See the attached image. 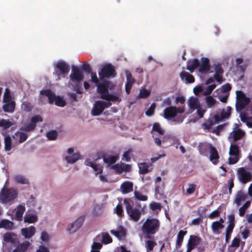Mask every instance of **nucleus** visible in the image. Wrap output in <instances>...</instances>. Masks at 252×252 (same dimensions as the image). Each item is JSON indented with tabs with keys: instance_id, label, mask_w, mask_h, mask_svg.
<instances>
[{
	"instance_id": "f257e3e1",
	"label": "nucleus",
	"mask_w": 252,
	"mask_h": 252,
	"mask_svg": "<svg viewBox=\"0 0 252 252\" xmlns=\"http://www.w3.org/2000/svg\"><path fill=\"white\" fill-rule=\"evenodd\" d=\"M115 85L111 81H104L99 84L97 88V92L100 95V98L107 101L120 102L121 99L119 96L109 93V91L114 90Z\"/></svg>"
},
{
	"instance_id": "f03ea898",
	"label": "nucleus",
	"mask_w": 252,
	"mask_h": 252,
	"mask_svg": "<svg viewBox=\"0 0 252 252\" xmlns=\"http://www.w3.org/2000/svg\"><path fill=\"white\" fill-rule=\"evenodd\" d=\"M160 222L156 218H148L143 223L141 230L144 238L147 239H153L155 235L159 228Z\"/></svg>"
},
{
	"instance_id": "7ed1b4c3",
	"label": "nucleus",
	"mask_w": 252,
	"mask_h": 252,
	"mask_svg": "<svg viewBox=\"0 0 252 252\" xmlns=\"http://www.w3.org/2000/svg\"><path fill=\"white\" fill-rule=\"evenodd\" d=\"M184 112L185 108L184 106L177 108L175 106H170L164 110L163 116L166 120L174 118L172 121L174 124H181L183 122L185 117L182 115L177 116V114H182Z\"/></svg>"
},
{
	"instance_id": "20e7f679",
	"label": "nucleus",
	"mask_w": 252,
	"mask_h": 252,
	"mask_svg": "<svg viewBox=\"0 0 252 252\" xmlns=\"http://www.w3.org/2000/svg\"><path fill=\"white\" fill-rule=\"evenodd\" d=\"M17 196L16 189L3 187L0 191V202L10 205L14 203Z\"/></svg>"
},
{
	"instance_id": "39448f33",
	"label": "nucleus",
	"mask_w": 252,
	"mask_h": 252,
	"mask_svg": "<svg viewBox=\"0 0 252 252\" xmlns=\"http://www.w3.org/2000/svg\"><path fill=\"white\" fill-rule=\"evenodd\" d=\"M244 145V142L239 141L238 144L231 143L229 154L230 157L228 158L229 163L234 164L236 163L240 158L241 150L240 148Z\"/></svg>"
},
{
	"instance_id": "423d86ee",
	"label": "nucleus",
	"mask_w": 252,
	"mask_h": 252,
	"mask_svg": "<svg viewBox=\"0 0 252 252\" xmlns=\"http://www.w3.org/2000/svg\"><path fill=\"white\" fill-rule=\"evenodd\" d=\"M130 199L125 198L124 200V204L125 205L126 210L128 215L130 219L134 222L138 221L141 216V209L137 208H133L130 204Z\"/></svg>"
},
{
	"instance_id": "0eeeda50",
	"label": "nucleus",
	"mask_w": 252,
	"mask_h": 252,
	"mask_svg": "<svg viewBox=\"0 0 252 252\" xmlns=\"http://www.w3.org/2000/svg\"><path fill=\"white\" fill-rule=\"evenodd\" d=\"M70 67L69 65L64 61H60L54 65V72L53 75L56 78V80L61 79V75L65 77V75L69 72Z\"/></svg>"
},
{
	"instance_id": "6e6552de",
	"label": "nucleus",
	"mask_w": 252,
	"mask_h": 252,
	"mask_svg": "<svg viewBox=\"0 0 252 252\" xmlns=\"http://www.w3.org/2000/svg\"><path fill=\"white\" fill-rule=\"evenodd\" d=\"M237 176L238 180L243 184L252 181V173L244 167L237 169Z\"/></svg>"
},
{
	"instance_id": "1a4fd4ad",
	"label": "nucleus",
	"mask_w": 252,
	"mask_h": 252,
	"mask_svg": "<svg viewBox=\"0 0 252 252\" xmlns=\"http://www.w3.org/2000/svg\"><path fill=\"white\" fill-rule=\"evenodd\" d=\"M116 74L114 67L110 63L104 65L98 72L99 78L101 80L105 78L115 77Z\"/></svg>"
},
{
	"instance_id": "9d476101",
	"label": "nucleus",
	"mask_w": 252,
	"mask_h": 252,
	"mask_svg": "<svg viewBox=\"0 0 252 252\" xmlns=\"http://www.w3.org/2000/svg\"><path fill=\"white\" fill-rule=\"evenodd\" d=\"M250 99L246 97L245 94L242 92L239 94H237V100L236 102V110L238 112H241L246 106L250 102Z\"/></svg>"
},
{
	"instance_id": "9b49d317",
	"label": "nucleus",
	"mask_w": 252,
	"mask_h": 252,
	"mask_svg": "<svg viewBox=\"0 0 252 252\" xmlns=\"http://www.w3.org/2000/svg\"><path fill=\"white\" fill-rule=\"evenodd\" d=\"M69 77L72 82L77 84L83 80L84 76L82 72L77 67L73 66L72 67V72Z\"/></svg>"
},
{
	"instance_id": "f8f14e48",
	"label": "nucleus",
	"mask_w": 252,
	"mask_h": 252,
	"mask_svg": "<svg viewBox=\"0 0 252 252\" xmlns=\"http://www.w3.org/2000/svg\"><path fill=\"white\" fill-rule=\"evenodd\" d=\"M245 132L242 129L238 128L234 130L229 133V138L232 139L231 143H236L238 144L239 141H243L245 142L244 137L245 136Z\"/></svg>"
},
{
	"instance_id": "ddd939ff",
	"label": "nucleus",
	"mask_w": 252,
	"mask_h": 252,
	"mask_svg": "<svg viewBox=\"0 0 252 252\" xmlns=\"http://www.w3.org/2000/svg\"><path fill=\"white\" fill-rule=\"evenodd\" d=\"M211 66L208 58L202 57L201 59V63H199L198 71L202 74H206L209 72Z\"/></svg>"
},
{
	"instance_id": "4468645a",
	"label": "nucleus",
	"mask_w": 252,
	"mask_h": 252,
	"mask_svg": "<svg viewBox=\"0 0 252 252\" xmlns=\"http://www.w3.org/2000/svg\"><path fill=\"white\" fill-rule=\"evenodd\" d=\"M84 221V217L82 216L79 217L68 226L67 230L70 233L75 232L82 226Z\"/></svg>"
},
{
	"instance_id": "2eb2a0df",
	"label": "nucleus",
	"mask_w": 252,
	"mask_h": 252,
	"mask_svg": "<svg viewBox=\"0 0 252 252\" xmlns=\"http://www.w3.org/2000/svg\"><path fill=\"white\" fill-rule=\"evenodd\" d=\"M201 241V238L198 235H191L189 236V239L187 243V247L189 248L191 250H193L198 245Z\"/></svg>"
},
{
	"instance_id": "dca6fc26",
	"label": "nucleus",
	"mask_w": 252,
	"mask_h": 252,
	"mask_svg": "<svg viewBox=\"0 0 252 252\" xmlns=\"http://www.w3.org/2000/svg\"><path fill=\"white\" fill-rule=\"evenodd\" d=\"M104 110L102 100H98L94 103L92 113L93 116H98L102 113Z\"/></svg>"
},
{
	"instance_id": "f3484780",
	"label": "nucleus",
	"mask_w": 252,
	"mask_h": 252,
	"mask_svg": "<svg viewBox=\"0 0 252 252\" xmlns=\"http://www.w3.org/2000/svg\"><path fill=\"white\" fill-rule=\"evenodd\" d=\"M126 83L125 85L126 92L127 94H129L133 84L135 82V79L132 77L130 72L127 71L126 72Z\"/></svg>"
},
{
	"instance_id": "a211bd4d",
	"label": "nucleus",
	"mask_w": 252,
	"mask_h": 252,
	"mask_svg": "<svg viewBox=\"0 0 252 252\" xmlns=\"http://www.w3.org/2000/svg\"><path fill=\"white\" fill-rule=\"evenodd\" d=\"M199 66V61L196 58H194L191 60H189L187 62L186 69L190 73H193L194 71L198 68Z\"/></svg>"
},
{
	"instance_id": "6ab92c4d",
	"label": "nucleus",
	"mask_w": 252,
	"mask_h": 252,
	"mask_svg": "<svg viewBox=\"0 0 252 252\" xmlns=\"http://www.w3.org/2000/svg\"><path fill=\"white\" fill-rule=\"evenodd\" d=\"M94 240L96 241L102 240V243L104 244H108L112 242L111 237L108 233L106 232L102 233V236L100 235H97Z\"/></svg>"
},
{
	"instance_id": "aec40b11",
	"label": "nucleus",
	"mask_w": 252,
	"mask_h": 252,
	"mask_svg": "<svg viewBox=\"0 0 252 252\" xmlns=\"http://www.w3.org/2000/svg\"><path fill=\"white\" fill-rule=\"evenodd\" d=\"M210 152V160L215 165H216L219 162L220 156L219 155L218 151L214 146L211 147Z\"/></svg>"
},
{
	"instance_id": "412c9836",
	"label": "nucleus",
	"mask_w": 252,
	"mask_h": 252,
	"mask_svg": "<svg viewBox=\"0 0 252 252\" xmlns=\"http://www.w3.org/2000/svg\"><path fill=\"white\" fill-rule=\"evenodd\" d=\"M120 189L123 194L128 193L133 191V183L129 181H125L122 184Z\"/></svg>"
},
{
	"instance_id": "4be33fe9",
	"label": "nucleus",
	"mask_w": 252,
	"mask_h": 252,
	"mask_svg": "<svg viewBox=\"0 0 252 252\" xmlns=\"http://www.w3.org/2000/svg\"><path fill=\"white\" fill-rule=\"evenodd\" d=\"M35 228L31 226L29 227L23 228L21 230L22 234L26 239H29L33 236L35 233Z\"/></svg>"
},
{
	"instance_id": "5701e85b",
	"label": "nucleus",
	"mask_w": 252,
	"mask_h": 252,
	"mask_svg": "<svg viewBox=\"0 0 252 252\" xmlns=\"http://www.w3.org/2000/svg\"><path fill=\"white\" fill-rule=\"evenodd\" d=\"M211 229L212 232L216 235H219L220 233V231L224 228V225L221 224L220 222L213 221L211 223Z\"/></svg>"
},
{
	"instance_id": "b1692460",
	"label": "nucleus",
	"mask_w": 252,
	"mask_h": 252,
	"mask_svg": "<svg viewBox=\"0 0 252 252\" xmlns=\"http://www.w3.org/2000/svg\"><path fill=\"white\" fill-rule=\"evenodd\" d=\"M211 147H213L211 144L207 143H201L198 146V150L200 155L202 156H207L208 151H210Z\"/></svg>"
},
{
	"instance_id": "393cba45",
	"label": "nucleus",
	"mask_w": 252,
	"mask_h": 252,
	"mask_svg": "<svg viewBox=\"0 0 252 252\" xmlns=\"http://www.w3.org/2000/svg\"><path fill=\"white\" fill-rule=\"evenodd\" d=\"M188 105L190 109L195 110L200 107V104L197 97L191 96L188 99Z\"/></svg>"
},
{
	"instance_id": "a878e982",
	"label": "nucleus",
	"mask_w": 252,
	"mask_h": 252,
	"mask_svg": "<svg viewBox=\"0 0 252 252\" xmlns=\"http://www.w3.org/2000/svg\"><path fill=\"white\" fill-rule=\"evenodd\" d=\"M180 77L182 80L185 78L187 83H192L195 81L193 76L185 71H182L180 73Z\"/></svg>"
},
{
	"instance_id": "bb28decb",
	"label": "nucleus",
	"mask_w": 252,
	"mask_h": 252,
	"mask_svg": "<svg viewBox=\"0 0 252 252\" xmlns=\"http://www.w3.org/2000/svg\"><path fill=\"white\" fill-rule=\"evenodd\" d=\"M187 231L181 230L179 231L177 234V239L176 242V248L180 249L182 245L184 236L187 234Z\"/></svg>"
},
{
	"instance_id": "cd10ccee",
	"label": "nucleus",
	"mask_w": 252,
	"mask_h": 252,
	"mask_svg": "<svg viewBox=\"0 0 252 252\" xmlns=\"http://www.w3.org/2000/svg\"><path fill=\"white\" fill-rule=\"evenodd\" d=\"M247 197V194L244 193L242 190H239L236 194L234 199V203H235L237 206H240L241 202L245 200Z\"/></svg>"
},
{
	"instance_id": "c85d7f7f",
	"label": "nucleus",
	"mask_w": 252,
	"mask_h": 252,
	"mask_svg": "<svg viewBox=\"0 0 252 252\" xmlns=\"http://www.w3.org/2000/svg\"><path fill=\"white\" fill-rule=\"evenodd\" d=\"M30 246V243L26 241L22 244H19L12 252H26Z\"/></svg>"
},
{
	"instance_id": "c756f323",
	"label": "nucleus",
	"mask_w": 252,
	"mask_h": 252,
	"mask_svg": "<svg viewBox=\"0 0 252 252\" xmlns=\"http://www.w3.org/2000/svg\"><path fill=\"white\" fill-rule=\"evenodd\" d=\"M26 210L24 205L20 204L17 206L15 213V218L17 220H22L23 215Z\"/></svg>"
},
{
	"instance_id": "7c9ffc66",
	"label": "nucleus",
	"mask_w": 252,
	"mask_h": 252,
	"mask_svg": "<svg viewBox=\"0 0 252 252\" xmlns=\"http://www.w3.org/2000/svg\"><path fill=\"white\" fill-rule=\"evenodd\" d=\"M2 108L4 112L12 113L14 111L15 103L14 101L5 102Z\"/></svg>"
},
{
	"instance_id": "2f4dec72",
	"label": "nucleus",
	"mask_w": 252,
	"mask_h": 252,
	"mask_svg": "<svg viewBox=\"0 0 252 252\" xmlns=\"http://www.w3.org/2000/svg\"><path fill=\"white\" fill-rule=\"evenodd\" d=\"M37 220V216L33 214H26L24 217V222L29 223L35 222Z\"/></svg>"
},
{
	"instance_id": "473e14b6",
	"label": "nucleus",
	"mask_w": 252,
	"mask_h": 252,
	"mask_svg": "<svg viewBox=\"0 0 252 252\" xmlns=\"http://www.w3.org/2000/svg\"><path fill=\"white\" fill-rule=\"evenodd\" d=\"M152 240L148 239L145 241V246L147 252L152 251L155 246L157 245V243Z\"/></svg>"
},
{
	"instance_id": "72a5a7b5",
	"label": "nucleus",
	"mask_w": 252,
	"mask_h": 252,
	"mask_svg": "<svg viewBox=\"0 0 252 252\" xmlns=\"http://www.w3.org/2000/svg\"><path fill=\"white\" fill-rule=\"evenodd\" d=\"M4 150L6 151H9L12 148V140L9 135H7L4 139Z\"/></svg>"
},
{
	"instance_id": "f704fd0d",
	"label": "nucleus",
	"mask_w": 252,
	"mask_h": 252,
	"mask_svg": "<svg viewBox=\"0 0 252 252\" xmlns=\"http://www.w3.org/2000/svg\"><path fill=\"white\" fill-rule=\"evenodd\" d=\"M13 225V222L7 220H2L0 222V228L10 229L12 227Z\"/></svg>"
},
{
	"instance_id": "c9c22d12",
	"label": "nucleus",
	"mask_w": 252,
	"mask_h": 252,
	"mask_svg": "<svg viewBox=\"0 0 252 252\" xmlns=\"http://www.w3.org/2000/svg\"><path fill=\"white\" fill-rule=\"evenodd\" d=\"M79 158V155L75 153L70 156L65 157V159L68 163L73 164L76 162Z\"/></svg>"
},
{
	"instance_id": "e433bc0d",
	"label": "nucleus",
	"mask_w": 252,
	"mask_h": 252,
	"mask_svg": "<svg viewBox=\"0 0 252 252\" xmlns=\"http://www.w3.org/2000/svg\"><path fill=\"white\" fill-rule=\"evenodd\" d=\"M231 108L230 106L226 107V110L222 109L220 113V116L223 120L228 119L231 115Z\"/></svg>"
},
{
	"instance_id": "4c0bfd02",
	"label": "nucleus",
	"mask_w": 252,
	"mask_h": 252,
	"mask_svg": "<svg viewBox=\"0 0 252 252\" xmlns=\"http://www.w3.org/2000/svg\"><path fill=\"white\" fill-rule=\"evenodd\" d=\"M12 123L9 120L1 119L0 120V126L4 130L7 129L12 126Z\"/></svg>"
},
{
	"instance_id": "58836bf2",
	"label": "nucleus",
	"mask_w": 252,
	"mask_h": 252,
	"mask_svg": "<svg viewBox=\"0 0 252 252\" xmlns=\"http://www.w3.org/2000/svg\"><path fill=\"white\" fill-rule=\"evenodd\" d=\"M103 161L108 164V166H110L114 163H115L116 161V158L115 156H108V157H103Z\"/></svg>"
},
{
	"instance_id": "ea45409f",
	"label": "nucleus",
	"mask_w": 252,
	"mask_h": 252,
	"mask_svg": "<svg viewBox=\"0 0 252 252\" xmlns=\"http://www.w3.org/2000/svg\"><path fill=\"white\" fill-rule=\"evenodd\" d=\"M197 189V186L193 183L189 184L188 188L186 189L187 195H190L193 194Z\"/></svg>"
},
{
	"instance_id": "a19ab883",
	"label": "nucleus",
	"mask_w": 252,
	"mask_h": 252,
	"mask_svg": "<svg viewBox=\"0 0 252 252\" xmlns=\"http://www.w3.org/2000/svg\"><path fill=\"white\" fill-rule=\"evenodd\" d=\"M149 166L146 162L141 163L139 167V173L141 174H146L149 172Z\"/></svg>"
},
{
	"instance_id": "79ce46f5",
	"label": "nucleus",
	"mask_w": 252,
	"mask_h": 252,
	"mask_svg": "<svg viewBox=\"0 0 252 252\" xmlns=\"http://www.w3.org/2000/svg\"><path fill=\"white\" fill-rule=\"evenodd\" d=\"M152 130L157 132L160 135H163L164 134V131L162 129L159 123H155L153 125Z\"/></svg>"
},
{
	"instance_id": "37998d69",
	"label": "nucleus",
	"mask_w": 252,
	"mask_h": 252,
	"mask_svg": "<svg viewBox=\"0 0 252 252\" xmlns=\"http://www.w3.org/2000/svg\"><path fill=\"white\" fill-rule=\"evenodd\" d=\"M102 245L99 242H94L91 247V252H100V250L101 249Z\"/></svg>"
},
{
	"instance_id": "c03bdc74",
	"label": "nucleus",
	"mask_w": 252,
	"mask_h": 252,
	"mask_svg": "<svg viewBox=\"0 0 252 252\" xmlns=\"http://www.w3.org/2000/svg\"><path fill=\"white\" fill-rule=\"evenodd\" d=\"M241 120L244 123H245L247 126L249 127L252 128V117H247L245 115L242 116L241 117Z\"/></svg>"
},
{
	"instance_id": "a18cd8bd",
	"label": "nucleus",
	"mask_w": 252,
	"mask_h": 252,
	"mask_svg": "<svg viewBox=\"0 0 252 252\" xmlns=\"http://www.w3.org/2000/svg\"><path fill=\"white\" fill-rule=\"evenodd\" d=\"M150 94V92L146 89H142L140 90V92L137 96L138 98H146Z\"/></svg>"
},
{
	"instance_id": "49530a36",
	"label": "nucleus",
	"mask_w": 252,
	"mask_h": 252,
	"mask_svg": "<svg viewBox=\"0 0 252 252\" xmlns=\"http://www.w3.org/2000/svg\"><path fill=\"white\" fill-rule=\"evenodd\" d=\"M15 181L16 183L21 184H28V180L24 176L17 175L15 177Z\"/></svg>"
},
{
	"instance_id": "de8ad7c7",
	"label": "nucleus",
	"mask_w": 252,
	"mask_h": 252,
	"mask_svg": "<svg viewBox=\"0 0 252 252\" xmlns=\"http://www.w3.org/2000/svg\"><path fill=\"white\" fill-rule=\"evenodd\" d=\"M156 107V104L155 103H152L150 107L146 111L145 114L149 117L152 116L154 114Z\"/></svg>"
},
{
	"instance_id": "09e8293b",
	"label": "nucleus",
	"mask_w": 252,
	"mask_h": 252,
	"mask_svg": "<svg viewBox=\"0 0 252 252\" xmlns=\"http://www.w3.org/2000/svg\"><path fill=\"white\" fill-rule=\"evenodd\" d=\"M206 101L208 108L212 107L216 103V100L211 96H207Z\"/></svg>"
},
{
	"instance_id": "8fccbe9b",
	"label": "nucleus",
	"mask_w": 252,
	"mask_h": 252,
	"mask_svg": "<svg viewBox=\"0 0 252 252\" xmlns=\"http://www.w3.org/2000/svg\"><path fill=\"white\" fill-rule=\"evenodd\" d=\"M3 100L4 102L13 101L12 100V98L10 95V91L8 89H6L5 90V91L4 93L3 96Z\"/></svg>"
},
{
	"instance_id": "3c124183",
	"label": "nucleus",
	"mask_w": 252,
	"mask_h": 252,
	"mask_svg": "<svg viewBox=\"0 0 252 252\" xmlns=\"http://www.w3.org/2000/svg\"><path fill=\"white\" fill-rule=\"evenodd\" d=\"M134 193L135 197L137 200L140 201H146L148 199V197L146 195L143 194L138 191H135Z\"/></svg>"
},
{
	"instance_id": "603ef678",
	"label": "nucleus",
	"mask_w": 252,
	"mask_h": 252,
	"mask_svg": "<svg viewBox=\"0 0 252 252\" xmlns=\"http://www.w3.org/2000/svg\"><path fill=\"white\" fill-rule=\"evenodd\" d=\"M58 136V133L56 130H51L46 133V136L50 140H55Z\"/></svg>"
},
{
	"instance_id": "864d4df0",
	"label": "nucleus",
	"mask_w": 252,
	"mask_h": 252,
	"mask_svg": "<svg viewBox=\"0 0 252 252\" xmlns=\"http://www.w3.org/2000/svg\"><path fill=\"white\" fill-rule=\"evenodd\" d=\"M43 121L41 116L36 115L33 116L31 119V122L36 127V124L38 122H42Z\"/></svg>"
},
{
	"instance_id": "5fc2aeb1",
	"label": "nucleus",
	"mask_w": 252,
	"mask_h": 252,
	"mask_svg": "<svg viewBox=\"0 0 252 252\" xmlns=\"http://www.w3.org/2000/svg\"><path fill=\"white\" fill-rule=\"evenodd\" d=\"M55 104L60 107H64L65 104V101L59 96H58L55 100Z\"/></svg>"
},
{
	"instance_id": "6e6d98bb",
	"label": "nucleus",
	"mask_w": 252,
	"mask_h": 252,
	"mask_svg": "<svg viewBox=\"0 0 252 252\" xmlns=\"http://www.w3.org/2000/svg\"><path fill=\"white\" fill-rule=\"evenodd\" d=\"M115 211L116 214L120 217H123L124 216L123 207L120 204L117 205Z\"/></svg>"
},
{
	"instance_id": "4d7b16f0",
	"label": "nucleus",
	"mask_w": 252,
	"mask_h": 252,
	"mask_svg": "<svg viewBox=\"0 0 252 252\" xmlns=\"http://www.w3.org/2000/svg\"><path fill=\"white\" fill-rule=\"evenodd\" d=\"M216 87V85L215 84H212L207 86L204 92V95H208L210 94Z\"/></svg>"
},
{
	"instance_id": "13d9d810",
	"label": "nucleus",
	"mask_w": 252,
	"mask_h": 252,
	"mask_svg": "<svg viewBox=\"0 0 252 252\" xmlns=\"http://www.w3.org/2000/svg\"><path fill=\"white\" fill-rule=\"evenodd\" d=\"M35 128L36 127L30 122V123L25 125L23 130L29 132L34 130Z\"/></svg>"
},
{
	"instance_id": "bf43d9fd",
	"label": "nucleus",
	"mask_w": 252,
	"mask_h": 252,
	"mask_svg": "<svg viewBox=\"0 0 252 252\" xmlns=\"http://www.w3.org/2000/svg\"><path fill=\"white\" fill-rule=\"evenodd\" d=\"M118 231L119 239H121L126 237V232L123 226L121 225L119 226Z\"/></svg>"
},
{
	"instance_id": "052dcab7",
	"label": "nucleus",
	"mask_w": 252,
	"mask_h": 252,
	"mask_svg": "<svg viewBox=\"0 0 252 252\" xmlns=\"http://www.w3.org/2000/svg\"><path fill=\"white\" fill-rule=\"evenodd\" d=\"M240 244V239L236 237L232 240L230 247L237 248L239 247Z\"/></svg>"
},
{
	"instance_id": "680f3d73",
	"label": "nucleus",
	"mask_w": 252,
	"mask_h": 252,
	"mask_svg": "<svg viewBox=\"0 0 252 252\" xmlns=\"http://www.w3.org/2000/svg\"><path fill=\"white\" fill-rule=\"evenodd\" d=\"M161 180V178L160 177L158 176L156 178L155 180L156 186H155V194H160V189L158 185L157 184L158 182H160Z\"/></svg>"
},
{
	"instance_id": "e2e57ef3",
	"label": "nucleus",
	"mask_w": 252,
	"mask_h": 252,
	"mask_svg": "<svg viewBox=\"0 0 252 252\" xmlns=\"http://www.w3.org/2000/svg\"><path fill=\"white\" fill-rule=\"evenodd\" d=\"M91 80L92 81L96 84L97 85V86L99 84H100L101 83H99L98 79L97 77L96 74L95 72H91Z\"/></svg>"
},
{
	"instance_id": "0e129e2a",
	"label": "nucleus",
	"mask_w": 252,
	"mask_h": 252,
	"mask_svg": "<svg viewBox=\"0 0 252 252\" xmlns=\"http://www.w3.org/2000/svg\"><path fill=\"white\" fill-rule=\"evenodd\" d=\"M82 69L86 72L87 73L90 74L92 72V68L90 65L88 63H84L82 65Z\"/></svg>"
},
{
	"instance_id": "69168bd1",
	"label": "nucleus",
	"mask_w": 252,
	"mask_h": 252,
	"mask_svg": "<svg viewBox=\"0 0 252 252\" xmlns=\"http://www.w3.org/2000/svg\"><path fill=\"white\" fill-rule=\"evenodd\" d=\"M111 168L115 170L116 173H117L118 174H120L122 173L121 163L120 164L118 163L114 165H112L111 166Z\"/></svg>"
},
{
	"instance_id": "338daca9",
	"label": "nucleus",
	"mask_w": 252,
	"mask_h": 252,
	"mask_svg": "<svg viewBox=\"0 0 252 252\" xmlns=\"http://www.w3.org/2000/svg\"><path fill=\"white\" fill-rule=\"evenodd\" d=\"M202 222V219L201 217H198L192 220L191 222L189 223L190 225H198Z\"/></svg>"
},
{
	"instance_id": "774afa93",
	"label": "nucleus",
	"mask_w": 252,
	"mask_h": 252,
	"mask_svg": "<svg viewBox=\"0 0 252 252\" xmlns=\"http://www.w3.org/2000/svg\"><path fill=\"white\" fill-rule=\"evenodd\" d=\"M40 239L43 242H48L49 240V236L48 233L46 231H43L41 234Z\"/></svg>"
}]
</instances>
